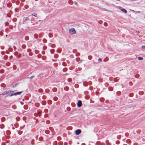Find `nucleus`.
<instances>
[{"label": "nucleus", "mask_w": 145, "mask_h": 145, "mask_svg": "<svg viewBox=\"0 0 145 145\" xmlns=\"http://www.w3.org/2000/svg\"><path fill=\"white\" fill-rule=\"evenodd\" d=\"M2 95H7V96H11L14 95V91L9 90L6 91L2 94Z\"/></svg>", "instance_id": "nucleus-1"}, {"label": "nucleus", "mask_w": 145, "mask_h": 145, "mask_svg": "<svg viewBox=\"0 0 145 145\" xmlns=\"http://www.w3.org/2000/svg\"><path fill=\"white\" fill-rule=\"evenodd\" d=\"M69 33L71 35H72L73 34H74L76 33V31H75L74 29V28H71V29H69Z\"/></svg>", "instance_id": "nucleus-2"}, {"label": "nucleus", "mask_w": 145, "mask_h": 145, "mask_svg": "<svg viewBox=\"0 0 145 145\" xmlns=\"http://www.w3.org/2000/svg\"><path fill=\"white\" fill-rule=\"evenodd\" d=\"M81 132V131L80 129H77L75 131V133L76 135H79Z\"/></svg>", "instance_id": "nucleus-3"}, {"label": "nucleus", "mask_w": 145, "mask_h": 145, "mask_svg": "<svg viewBox=\"0 0 145 145\" xmlns=\"http://www.w3.org/2000/svg\"><path fill=\"white\" fill-rule=\"evenodd\" d=\"M82 105V102L80 101H78L77 103V106L78 107H80Z\"/></svg>", "instance_id": "nucleus-4"}, {"label": "nucleus", "mask_w": 145, "mask_h": 145, "mask_svg": "<svg viewBox=\"0 0 145 145\" xmlns=\"http://www.w3.org/2000/svg\"><path fill=\"white\" fill-rule=\"evenodd\" d=\"M22 91L20 92H18L16 93H14V95H20L21 93H22Z\"/></svg>", "instance_id": "nucleus-5"}, {"label": "nucleus", "mask_w": 145, "mask_h": 145, "mask_svg": "<svg viewBox=\"0 0 145 145\" xmlns=\"http://www.w3.org/2000/svg\"><path fill=\"white\" fill-rule=\"evenodd\" d=\"M120 10L125 13H127V11L125 9H120Z\"/></svg>", "instance_id": "nucleus-6"}, {"label": "nucleus", "mask_w": 145, "mask_h": 145, "mask_svg": "<svg viewBox=\"0 0 145 145\" xmlns=\"http://www.w3.org/2000/svg\"><path fill=\"white\" fill-rule=\"evenodd\" d=\"M28 20V17H24L23 19V20L24 21H25Z\"/></svg>", "instance_id": "nucleus-7"}, {"label": "nucleus", "mask_w": 145, "mask_h": 145, "mask_svg": "<svg viewBox=\"0 0 145 145\" xmlns=\"http://www.w3.org/2000/svg\"><path fill=\"white\" fill-rule=\"evenodd\" d=\"M138 59L139 60H142L143 59V58L142 57H138Z\"/></svg>", "instance_id": "nucleus-8"}, {"label": "nucleus", "mask_w": 145, "mask_h": 145, "mask_svg": "<svg viewBox=\"0 0 145 145\" xmlns=\"http://www.w3.org/2000/svg\"><path fill=\"white\" fill-rule=\"evenodd\" d=\"M32 15L35 16V17H37V15L36 14H32Z\"/></svg>", "instance_id": "nucleus-9"}, {"label": "nucleus", "mask_w": 145, "mask_h": 145, "mask_svg": "<svg viewBox=\"0 0 145 145\" xmlns=\"http://www.w3.org/2000/svg\"><path fill=\"white\" fill-rule=\"evenodd\" d=\"M55 45L54 44H52L51 45V47L52 48H54L55 47Z\"/></svg>", "instance_id": "nucleus-10"}, {"label": "nucleus", "mask_w": 145, "mask_h": 145, "mask_svg": "<svg viewBox=\"0 0 145 145\" xmlns=\"http://www.w3.org/2000/svg\"><path fill=\"white\" fill-rule=\"evenodd\" d=\"M142 49H145V46H142Z\"/></svg>", "instance_id": "nucleus-11"}, {"label": "nucleus", "mask_w": 145, "mask_h": 145, "mask_svg": "<svg viewBox=\"0 0 145 145\" xmlns=\"http://www.w3.org/2000/svg\"><path fill=\"white\" fill-rule=\"evenodd\" d=\"M54 101H56L57 100V97H54Z\"/></svg>", "instance_id": "nucleus-12"}, {"label": "nucleus", "mask_w": 145, "mask_h": 145, "mask_svg": "<svg viewBox=\"0 0 145 145\" xmlns=\"http://www.w3.org/2000/svg\"><path fill=\"white\" fill-rule=\"evenodd\" d=\"M98 61H99L101 62L102 61V59L101 58H99L98 59Z\"/></svg>", "instance_id": "nucleus-13"}, {"label": "nucleus", "mask_w": 145, "mask_h": 145, "mask_svg": "<svg viewBox=\"0 0 145 145\" xmlns=\"http://www.w3.org/2000/svg\"><path fill=\"white\" fill-rule=\"evenodd\" d=\"M53 50H54L53 49H52V50H50V52H53Z\"/></svg>", "instance_id": "nucleus-14"}, {"label": "nucleus", "mask_w": 145, "mask_h": 145, "mask_svg": "<svg viewBox=\"0 0 145 145\" xmlns=\"http://www.w3.org/2000/svg\"><path fill=\"white\" fill-rule=\"evenodd\" d=\"M91 57V56H89V57H88V59H91V58H90V57Z\"/></svg>", "instance_id": "nucleus-15"}]
</instances>
